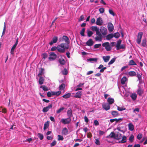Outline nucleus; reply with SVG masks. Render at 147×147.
Here are the masks:
<instances>
[{
  "instance_id": "nucleus-1",
  "label": "nucleus",
  "mask_w": 147,
  "mask_h": 147,
  "mask_svg": "<svg viewBox=\"0 0 147 147\" xmlns=\"http://www.w3.org/2000/svg\"><path fill=\"white\" fill-rule=\"evenodd\" d=\"M90 29L92 31L96 32V36L94 38L95 40L96 41H101L102 36L99 31V28L96 26H92L90 28Z\"/></svg>"
},
{
  "instance_id": "nucleus-2",
  "label": "nucleus",
  "mask_w": 147,
  "mask_h": 147,
  "mask_svg": "<svg viewBox=\"0 0 147 147\" xmlns=\"http://www.w3.org/2000/svg\"><path fill=\"white\" fill-rule=\"evenodd\" d=\"M69 48V44L62 43L58 46V51L61 53H64L65 52V49H68Z\"/></svg>"
},
{
  "instance_id": "nucleus-3",
  "label": "nucleus",
  "mask_w": 147,
  "mask_h": 147,
  "mask_svg": "<svg viewBox=\"0 0 147 147\" xmlns=\"http://www.w3.org/2000/svg\"><path fill=\"white\" fill-rule=\"evenodd\" d=\"M111 134H112L111 136V138H114L117 140H119L121 138L122 135L119 132H117V133L115 134L113 131H112L111 132Z\"/></svg>"
},
{
  "instance_id": "nucleus-4",
  "label": "nucleus",
  "mask_w": 147,
  "mask_h": 147,
  "mask_svg": "<svg viewBox=\"0 0 147 147\" xmlns=\"http://www.w3.org/2000/svg\"><path fill=\"white\" fill-rule=\"evenodd\" d=\"M99 30V31L102 35L105 36L107 34V31L106 28L103 26L100 27Z\"/></svg>"
},
{
  "instance_id": "nucleus-5",
  "label": "nucleus",
  "mask_w": 147,
  "mask_h": 147,
  "mask_svg": "<svg viewBox=\"0 0 147 147\" xmlns=\"http://www.w3.org/2000/svg\"><path fill=\"white\" fill-rule=\"evenodd\" d=\"M102 46L105 47V49L107 51H109L111 49V48L110 45L109 43V42H107L103 43L102 44Z\"/></svg>"
},
{
  "instance_id": "nucleus-6",
  "label": "nucleus",
  "mask_w": 147,
  "mask_h": 147,
  "mask_svg": "<svg viewBox=\"0 0 147 147\" xmlns=\"http://www.w3.org/2000/svg\"><path fill=\"white\" fill-rule=\"evenodd\" d=\"M64 41L65 43L69 44V38L66 36H63L61 39L59 40V42H63Z\"/></svg>"
},
{
  "instance_id": "nucleus-7",
  "label": "nucleus",
  "mask_w": 147,
  "mask_h": 147,
  "mask_svg": "<svg viewBox=\"0 0 147 147\" xmlns=\"http://www.w3.org/2000/svg\"><path fill=\"white\" fill-rule=\"evenodd\" d=\"M143 34V33L142 32H139L138 33L137 39V42L138 44H140V43L141 39Z\"/></svg>"
},
{
  "instance_id": "nucleus-8",
  "label": "nucleus",
  "mask_w": 147,
  "mask_h": 147,
  "mask_svg": "<svg viewBox=\"0 0 147 147\" xmlns=\"http://www.w3.org/2000/svg\"><path fill=\"white\" fill-rule=\"evenodd\" d=\"M71 121V118L69 117L67 119H62L61 120L62 123L64 124H68Z\"/></svg>"
},
{
  "instance_id": "nucleus-9",
  "label": "nucleus",
  "mask_w": 147,
  "mask_h": 147,
  "mask_svg": "<svg viewBox=\"0 0 147 147\" xmlns=\"http://www.w3.org/2000/svg\"><path fill=\"white\" fill-rule=\"evenodd\" d=\"M137 94L139 96H142V94L144 93V90L141 87H139V88L137 91Z\"/></svg>"
},
{
  "instance_id": "nucleus-10",
  "label": "nucleus",
  "mask_w": 147,
  "mask_h": 147,
  "mask_svg": "<svg viewBox=\"0 0 147 147\" xmlns=\"http://www.w3.org/2000/svg\"><path fill=\"white\" fill-rule=\"evenodd\" d=\"M50 57L49 59L50 60H53L55 59L57 57V55L53 52H52L49 55Z\"/></svg>"
},
{
  "instance_id": "nucleus-11",
  "label": "nucleus",
  "mask_w": 147,
  "mask_h": 147,
  "mask_svg": "<svg viewBox=\"0 0 147 147\" xmlns=\"http://www.w3.org/2000/svg\"><path fill=\"white\" fill-rule=\"evenodd\" d=\"M52 107L53 105L51 104L48 105L47 106L44 107L43 108L42 111L43 112H47L49 111L50 109L52 108Z\"/></svg>"
},
{
  "instance_id": "nucleus-12",
  "label": "nucleus",
  "mask_w": 147,
  "mask_h": 147,
  "mask_svg": "<svg viewBox=\"0 0 147 147\" xmlns=\"http://www.w3.org/2000/svg\"><path fill=\"white\" fill-rule=\"evenodd\" d=\"M103 22L102 18L100 17H99L97 19L96 24L98 25L101 26Z\"/></svg>"
},
{
  "instance_id": "nucleus-13",
  "label": "nucleus",
  "mask_w": 147,
  "mask_h": 147,
  "mask_svg": "<svg viewBox=\"0 0 147 147\" xmlns=\"http://www.w3.org/2000/svg\"><path fill=\"white\" fill-rule=\"evenodd\" d=\"M108 29L110 32H112L114 30V26L112 23H108L107 25Z\"/></svg>"
},
{
  "instance_id": "nucleus-14",
  "label": "nucleus",
  "mask_w": 147,
  "mask_h": 147,
  "mask_svg": "<svg viewBox=\"0 0 147 147\" xmlns=\"http://www.w3.org/2000/svg\"><path fill=\"white\" fill-rule=\"evenodd\" d=\"M102 108L106 111L109 110L110 109L109 105L107 103H103L102 105Z\"/></svg>"
},
{
  "instance_id": "nucleus-15",
  "label": "nucleus",
  "mask_w": 147,
  "mask_h": 147,
  "mask_svg": "<svg viewBox=\"0 0 147 147\" xmlns=\"http://www.w3.org/2000/svg\"><path fill=\"white\" fill-rule=\"evenodd\" d=\"M58 40V37L56 36L53 37L52 41L49 43L50 45H52L54 43H56Z\"/></svg>"
},
{
  "instance_id": "nucleus-16",
  "label": "nucleus",
  "mask_w": 147,
  "mask_h": 147,
  "mask_svg": "<svg viewBox=\"0 0 147 147\" xmlns=\"http://www.w3.org/2000/svg\"><path fill=\"white\" fill-rule=\"evenodd\" d=\"M94 44V42L92 39H89L86 42L87 45L89 47L92 46Z\"/></svg>"
},
{
  "instance_id": "nucleus-17",
  "label": "nucleus",
  "mask_w": 147,
  "mask_h": 147,
  "mask_svg": "<svg viewBox=\"0 0 147 147\" xmlns=\"http://www.w3.org/2000/svg\"><path fill=\"white\" fill-rule=\"evenodd\" d=\"M82 95V92L80 91H78L74 96V97L76 98H80Z\"/></svg>"
},
{
  "instance_id": "nucleus-18",
  "label": "nucleus",
  "mask_w": 147,
  "mask_h": 147,
  "mask_svg": "<svg viewBox=\"0 0 147 147\" xmlns=\"http://www.w3.org/2000/svg\"><path fill=\"white\" fill-rule=\"evenodd\" d=\"M121 138L122 140L119 141V143H124L126 142L127 137L125 136L124 135L122 136Z\"/></svg>"
},
{
  "instance_id": "nucleus-19",
  "label": "nucleus",
  "mask_w": 147,
  "mask_h": 147,
  "mask_svg": "<svg viewBox=\"0 0 147 147\" xmlns=\"http://www.w3.org/2000/svg\"><path fill=\"white\" fill-rule=\"evenodd\" d=\"M62 134L64 135H67L68 134V130L66 127H65L63 129L62 131Z\"/></svg>"
},
{
  "instance_id": "nucleus-20",
  "label": "nucleus",
  "mask_w": 147,
  "mask_h": 147,
  "mask_svg": "<svg viewBox=\"0 0 147 147\" xmlns=\"http://www.w3.org/2000/svg\"><path fill=\"white\" fill-rule=\"evenodd\" d=\"M67 114L68 116L71 118L72 116V111L71 109L69 108L67 112Z\"/></svg>"
},
{
  "instance_id": "nucleus-21",
  "label": "nucleus",
  "mask_w": 147,
  "mask_h": 147,
  "mask_svg": "<svg viewBox=\"0 0 147 147\" xmlns=\"http://www.w3.org/2000/svg\"><path fill=\"white\" fill-rule=\"evenodd\" d=\"M110 57V56L108 55L103 57L102 58L105 62H107L109 61Z\"/></svg>"
},
{
  "instance_id": "nucleus-22",
  "label": "nucleus",
  "mask_w": 147,
  "mask_h": 147,
  "mask_svg": "<svg viewBox=\"0 0 147 147\" xmlns=\"http://www.w3.org/2000/svg\"><path fill=\"white\" fill-rule=\"evenodd\" d=\"M129 129L130 131H133L134 129V126L131 123H130L128 124Z\"/></svg>"
},
{
  "instance_id": "nucleus-23",
  "label": "nucleus",
  "mask_w": 147,
  "mask_h": 147,
  "mask_svg": "<svg viewBox=\"0 0 147 147\" xmlns=\"http://www.w3.org/2000/svg\"><path fill=\"white\" fill-rule=\"evenodd\" d=\"M127 80V78L125 76L123 77L121 79V83L122 84H125V82Z\"/></svg>"
},
{
  "instance_id": "nucleus-24",
  "label": "nucleus",
  "mask_w": 147,
  "mask_h": 147,
  "mask_svg": "<svg viewBox=\"0 0 147 147\" xmlns=\"http://www.w3.org/2000/svg\"><path fill=\"white\" fill-rule=\"evenodd\" d=\"M122 118H119L118 119H117L116 118L111 119H110V121L111 123H113V122L115 121L116 123L118 122V121L120 120H122Z\"/></svg>"
},
{
  "instance_id": "nucleus-25",
  "label": "nucleus",
  "mask_w": 147,
  "mask_h": 147,
  "mask_svg": "<svg viewBox=\"0 0 147 147\" xmlns=\"http://www.w3.org/2000/svg\"><path fill=\"white\" fill-rule=\"evenodd\" d=\"M111 114L114 117H117L119 115V113L116 111H112L111 112Z\"/></svg>"
},
{
  "instance_id": "nucleus-26",
  "label": "nucleus",
  "mask_w": 147,
  "mask_h": 147,
  "mask_svg": "<svg viewBox=\"0 0 147 147\" xmlns=\"http://www.w3.org/2000/svg\"><path fill=\"white\" fill-rule=\"evenodd\" d=\"M39 77H40V78L39 81V83L40 85H42L44 83V79L43 78L42 76Z\"/></svg>"
},
{
  "instance_id": "nucleus-27",
  "label": "nucleus",
  "mask_w": 147,
  "mask_h": 147,
  "mask_svg": "<svg viewBox=\"0 0 147 147\" xmlns=\"http://www.w3.org/2000/svg\"><path fill=\"white\" fill-rule=\"evenodd\" d=\"M107 101L109 102V104H112L114 102V100L113 99L111 98H109L107 99Z\"/></svg>"
},
{
  "instance_id": "nucleus-28",
  "label": "nucleus",
  "mask_w": 147,
  "mask_h": 147,
  "mask_svg": "<svg viewBox=\"0 0 147 147\" xmlns=\"http://www.w3.org/2000/svg\"><path fill=\"white\" fill-rule=\"evenodd\" d=\"M49 126V123L48 121L45 122L44 124L43 129L44 130H45Z\"/></svg>"
},
{
  "instance_id": "nucleus-29",
  "label": "nucleus",
  "mask_w": 147,
  "mask_h": 147,
  "mask_svg": "<svg viewBox=\"0 0 147 147\" xmlns=\"http://www.w3.org/2000/svg\"><path fill=\"white\" fill-rule=\"evenodd\" d=\"M113 37V34H109L106 37V39L107 40H110Z\"/></svg>"
},
{
  "instance_id": "nucleus-30",
  "label": "nucleus",
  "mask_w": 147,
  "mask_h": 147,
  "mask_svg": "<svg viewBox=\"0 0 147 147\" xmlns=\"http://www.w3.org/2000/svg\"><path fill=\"white\" fill-rule=\"evenodd\" d=\"M128 75L130 76H134L136 75V73L134 71H131L129 72Z\"/></svg>"
},
{
  "instance_id": "nucleus-31",
  "label": "nucleus",
  "mask_w": 147,
  "mask_h": 147,
  "mask_svg": "<svg viewBox=\"0 0 147 147\" xmlns=\"http://www.w3.org/2000/svg\"><path fill=\"white\" fill-rule=\"evenodd\" d=\"M130 96L132 99L134 100L136 99L137 95L136 94L134 93L132 94Z\"/></svg>"
},
{
  "instance_id": "nucleus-32",
  "label": "nucleus",
  "mask_w": 147,
  "mask_h": 147,
  "mask_svg": "<svg viewBox=\"0 0 147 147\" xmlns=\"http://www.w3.org/2000/svg\"><path fill=\"white\" fill-rule=\"evenodd\" d=\"M44 70V69L42 68H41L40 69V70L39 71V73L38 74V77L41 76H40L42 75L43 74V71Z\"/></svg>"
},
{
  "instance_id": "nucleus-33",
  "label": "nucleus",
  "mask_w": 147,
  "mask_h": 147,
  "mask_svg": "<svg viewBox=\"0 0 147 147\" xmlns=\"http://www.w3.org/2000/svg\"><path fill=\"white\" fill-rule=\"evenodd\" d=\"M65 87V85L64 83H62L59 86V90H63Z\"/></svg>"
},
{
  "instance_id": "nucleus-34",
  "label": "nucleus",
  "mask_w": 147,
  "mask_h": 147,
  "mask_svg": "<svg viewBox=\"0 0 147 147\" xmlns=\"http://www.w3.org/2000/svg\"><path fill=\"white\" fill-rule=\"evenodd\" d=\"M129 65H136L137 64L133 60H131L129 61Z\"/></svg>"
},
{
  "instance_id": "nucleus-35",
  "label": "nucleus",
  "mask_w": 147,
  "mask_h": 147,
  "mask_svg": "<svg viewBox=\"0 0 147 147\" xmlns=\"http://www.w3.org/2000/svg\"><path fill=\"white\" fill-rule=\"evenodd\" d=\"M59 61L61 65H64L65 63V60L62 58L59 59Z\"/></svg>"
},
{
  "instance_id": "nucleus-36",
  "label": "nucleus",
  "mask_w": 147,
  "mask_h": 147,
  "mask_svg": "<svg viewBox=\"0 0 147 147\" xmlns=\"http://www.w3.org/2000/svg\"><path fill=\"white\" fill-rule=\"evenodd\" d=\"M146 39L145 38L143 39L142 42V45L143 47H145L146 46Z\"/></svg>"
},
{
  "instance_id": "nucleus-37",
  "label": "nucleus",
  "mask_w": 147,
  "mask_h": 147,
  "mask_svg": "<svg viewBox=\"0 0 147 147\" xmlns=\"http://www.w3.org/2000/svg\"><path fill=\"white\" fill-rule=\"evenodd\" d=\"M71 95V94L70 93H68L63 95L62 97L65 98H67L70 97Z\"/></svg>"
},
{
  "instance_id": "nucleus-38",
  "label": "nucleus",
  "mask_w": 147,
  "mask_h": 147,
  "mask_svg": "<svg viewBox=\"0 0 147 147\" xmlns=\"http://www.w3.org/2000/svg\"><path fill=\"white\" fill-rule=\"evenodd\" d=\"M40 87V88H42L45 91H47L49 90L48 88L45 85L41 86Z\"/></svg>"
},
{
  "instance_id": "nucleus-39",
  "label": "nucleus",
  "mask_w": 147,
  "mask_h": 147,
  "mask_svg": "<svg viewBox=\"0 0 147 147\" xmlns=\"http://www.w3.org/2000/svg\"><path fill=\"white\" fill-rule=\"evenodd\" d=\"M134 137L133 135L131 134L129 137V140L131 142H132L134 141Z\"/></svg>"
},
{
  "instance_id": "nucleus-40",
  "label": "nucleus",
  "mask_w": 147,
  "mask_h": 147,
  "mask_svg": "<svg viewBox=\"0 0 147 147\" xmlns=\"http://www.w3.org/2000/svg\"><path fill=\"white\" fill-rule=\"evenodd\" d=\"M121 40L119 39V40L117 42V44H116V49L117 48H118L119 47V46L121 45Z\"/></svg>"
},
{
  "instance_id": "nucleus-41",
  "label": "nucleus",
  "mask_w": 147,
  "mask_h": 147,
  "mask_svg": "<svg viewBox=\"0 0 147 147\" xmlns=\"http://www.w3.org/2000/svg\"><path fill=\"white\" fill-rule=\"evenodd\" d=\"M113 37L116 38H118L120 36V34L119 32H116L114 34H113Z\"/></svg>"
},
{
  "instance_id": "nucleus-42",
  "label": "nucleus",
  "mask_w": 147,
  "mask_h": 147,
  "mask_svg": "<svg viewBox=\"0 0 147 147\" xmlns=\"http://www.w3.org/2000/svg\"><path fill=\"white\" fill-rule=\"evenodd\" d=\"M85 29L84 28H83L82 29V30L80 32V34L82 36H85L84 32H85Z\"/></svg>"
},
{
  "instance_id": "nucleus-43",
  "label": "nucleus",
  "mask_w": 147,
  "mask_h": 147,
  "mask_svg": "<svg viewBox=\"0 0 147 147\" xmlns=\"http://www.w3.org/2000/svg\"><path fill=\"white\" fill-rule=\"evenodd\" d=\"M125 48V47L124 44H122L120 45L118 48H117L116 49L117 50H119L121 49H124Z\"/></svg>"
},
{
  "instance_id": "nucleus-44",
  "label": "nucleus",
  "mask_w": 147,
  "mask_h": 147,
  "mask_svg": "<svg viewBox=\"0 0 147 147\" xmlns=\"http://www.w3.org/2000/svg\"><path fill=\"white\" fill-rule=\"evenodd\" d=\"M38 136L41 140H42L43 138V135L40 133H38Z\"/></svg>"
},
{
  "instance_id": "nucleus-45",
  "label": "nucleus",
  "mask_w": 147,
  "mask_h": 147,
  "mask_svg": "<svg viewBox=\"0 0 147 147\" xmlns=\"http://www.w3.org/2000/svg\"><path fill=\"white\" fill-rule=\"evenodd\" d=\"M87 35L88 37H90L93 34V32L90 30H88L87 31Z\"/></svg>"
},
{
  "instance_id": "nucleus-46",
  "label": "nucleus",
  "mask_w": 147,
  "mask_h": 147,
  "mask_svg": "<svg viewBox=\"0 0 147 147\" xmlns=\"http://www.w3.org/2000/svg\"><path fill=\"white\" fill-rule=\"evenodd\" d=\"M64 109V108L63 107L60 108L56 111V113L57 114L59 113Z\"/></svg>"
},
{
  "instance_id": "nucleus-47",
  "label": "nucleus",
  "mask_w": 147,
  "mask_h": 147,
  "mask_svg": "<svg viewBox=\"0 0 147 147\" xmlns=\"http://www.w3.org/2000/svg\"><path fill=\"white\" fill-rule=\"evenodd\" d=\"M16 47L14 46L13 45V46L11 48V54L13 55L14 54V50L16 48Z\"/></svg>"
},
{
  "instance_id": "nucleus-48",
  "label": "nucleus",
  "mask_w": 147,
  "mask_h": 147,
  "mask_svg": "<svg viewBox=\"0 0 147 147\" xmlns=\"http://www.w3.org/2000/svg\"><path fill=\"white\" fill-rule=\"evenodd\" d=\"M115 58H113L108 63L109 65H111L113 64L115 61Z\"/></svg>"
},
{
  "instance_id": "nucleus-49",
  "label": "nucleus",
  "mask_w": 147,
  "mask_h": 147,
  "mask_svg": "<svg viewBox=\"0 0 147 147\" xmlns=\"http://www.w3.org/2000/svg\"><path fill=\"white\" fill-rule=\"evenodd\" d=\"M125 109H126L124 107H117V110L119 111H122L125 110Z\"/></svg>"
},
{
  "instance_id": "nucleus-50",
  "label": "nucleus",
  "mask_w": 147,
  "mask_h": 147,
  "mask_svg": "<svg viewBox=\"0 0 147 147\" xmlns=\"http://www.w3.org/2000/svg\"><path fill=\"white\" fill-rule=\"evenodd\" d=\"M6 24H5V22H4V27H3V31L2 33V36L3 35H4L5 34V30H6Z\"/></svg>"
},
{
  "instance_id": "nucleus-51",
  "label": "nucleus",
  "mask_w": 147,
  "mask_h": 147,
  "mask_svg": "<svg viewBox=\"0 0 147 147\" xmlns=\"http://www.w3.org/2000/svg\"><path fill=\"white\" fill-rule=\"evenodd\" d=\"M101 44H95L94 46V49H97L98 48L100 47L101 46Z\"/></svg>"
},
{
  "instance_id": "nucleus-52",
  "label": "nucleus",
  "mask_w": 147,
  "mask_h": 147,
  "mask_svg": "<svg viewBox=\"0 0 147 147\" xmlns=\"http://www.w3.org/2000/svg\"><path fill=\"white\" fill-rule=\"evenodd\" d=\"M98 59L96 58H90L88 60L90 61H94L95 62H96L97 61Z\"/></svg>"
},
{
  "instance_id": "nucleus-53",
  "label": "nucleus",
  "mask_w": 147,
  "mask_h": 147,
  "mask_svg": "<svg viewBox=\"0 0 147 147\" xmlns=\"http://www.w3.org/2000/svg\"><path fill=\"white\" fill-rule=\"evenodd\" d=\"M57 144V142L55 140H53V142L51 144V147H52L55 146Z\"/></svg>"
},
{
  "instance_id": "nucleus-54",
  "label": "nucleus",
  "mask_w": 147,
  "mask_h": 147,
  "mask_svg": "<svg viewBox=\"0 0 147 147\" xmlns=\"http://www.w3.org/2000/svg\"><path fill=\"white\" fill-rule=\"evenodd\" d=\"M62 73L63 74L66 75L67 74V70L66 68H65L64 71H62Z\"/></svg>"
},
{
  "instance_id": "nucleus-55",
  "label": "nucleus",
  "mask_w": 147,
  "mask_h": 147,
  "mask_svg": "<svg viewBox=\"0 0 147 147\" xmlns=\"http://www.w3.org/2000/svg\"><path fill=\"white\" fill-rule=\"evenodd\" d=\"M58 140H63L64 139L63 137L62 136L58 135Z\"/></svg>"
},
{
  "instance_id": "nucleus-56",
  "label": "nucleus",
  "mask_w": 147,
  "mask_h": 147,
  "mask_svg": "<svg viewBox=\"0 0 147 147\" xmlns=\"http://www.w3.org/2000/svg\"><path fill=\"white\" fill-rule=\"evenodd\" d=\"M142 134H141V133H139L138 135L137 138L138 140H140L142 138Z\"/></svg>"
},
{
  "instance_id": "nucleus-57",
  "label": "nucleus",
  "mask_w": 147,
  "mask_h": 147,
  "mask_svg": "<svg viewBox=\"0 0 147 147\" xmlns=\"http://www.w3.org/2000/svg\"><path fill=\"white\" fill-rule=\"evenodd\" d=\"M99 10L100 13H102L104 12L105 9L104 8L102 7L100 8Z\"/></svg>"
},
{
  "instance_id": "nucleus-58",
  "label": "nucleus",
  "mask_w": 147,
  "mask_h": 147,
  "mask_svg": "<svg viewBox=\"0 0 147 147\" xmlns=\"http://www.w3.org/2000/svg\"><path fill=\"white\" fill-rule=\"evenodd\" d=\"M42 58L44 59H45L48 57V55L46 53H44L42 54Z\"/></svg>"
},
{
  "instance_id": "nucleus-59",
  "label": "nucleus",
  "mask_w": 147,
  "mask_h": 147,
  "mask_svg": "<svg viewBox=\"0 0 147 147\" xmlns=\"http://www.w3.org/2000/svg\"><path fill=\"white\" fill-rule=\"evenodd\" d=\"M84 16L83 15H82V16H80V18L79 19V20H78L79 21H81L84 20Z\"/></svg>"
},
{
  "instance_id": "nucleus-60",
  "label": "nucleus",
  "mask_w": 147,
  "mask_h": 147,
  "mask_svg": "<svg viewBox=\"0 0 147 147\" xmlns=\"http://www.w3.org/2000/svg\"><path fill=\"white\" fill-rule=\"evenodd\" d=\"M92 136V134L90 132H89L87 133V137L88 138H91Z\"/></svg>"
},
{
  "instance_id": "nucleus-61",
  "label": "nucleus",
  "mask_w": 147,
  "mask_h": 147,
  "mask_svg": "<svg viewBox=\"0 0 147 147\" xmlns=\"http://www.w3.org/2000/svg\"><path fill=\"white\" fill-rule=\"evenodd\" d=\"M109 12L110 14L114 16L115 15L112 9H109Z\"/></svg>"
},
{
  "instance_id": "nucleus-62",
  "label": "nucleus",
  "mask_w": 147,
  "mask_h": 147,
  "mask_svg": "<svg viewBox=\"0 0 147 147\" xmlns=\"http://www.w3.org/2000/svg\"><path fill=\"white\" fill-rule=\"evenodd\" d=\"M57 49L58 50V46L57 47H54L51 49V51H53L56 50Z\"/></svg>"
},
{
  "instance_id": "nucleus-63",
  "label": "nucleus",
  "mask_w": 147,
  "mask_h": 147,
  "mask_svg": "<svg viewBox=\"0 0 147 147\" xmlns=\"http://www.w3.org/2000/svg\"><path fill=\"white\" fill-rule=\"evenodd\" d=\"M95 144L98 145H99L100 144V143L99 141V140L98 139H95Z\"/></svg>"
},
{
  "instance_id": "nucleus-64",
  "label": "nucleus",
  "mask_w": 147,
  "mask_h": 147,
  "mask_svg": "<svg viewBox=\"0 0 147 147\" xmlns=\"http://www.w3.org/2000/svg\"><path fill=\"white\" fill-rule=\"evenodd\" d=\"M94 125L96 126H97L99 125V122L97 120H95L94 121Z\"/></svg>"
}]
</instances>
